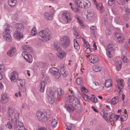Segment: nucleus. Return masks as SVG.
<instances>
[{"label": "nucleus", "instance_id": "obj_62", "mask_svg": "<svg viewBox=\"0 0 130 130\" xmlns=\"http://www.w3.org/2000/svg\"><path fill=\"white\" fill-rule=\"evenodd\" d=\"M82 89L85 91L86 92H88V90L85 87H83L82 88Z\"/></svg>", "mask_w": 130, "mask_h": 130}, {"label": "nucleus", "instance_id": "obj_27", "mask_svg": "<svg viewBox=\"0 0 130 130\" xmlns=\"http://www.w3.org/2000/svg\"><path fill=\"white\" fill-rule=\"evenodd\" d=\"M16 49L15 48H11L7 52V54L8 56L11 57L14 55L16 52Z\"/></svg>", "mask_w": 130, "mask_h": 130}, {"label": "nucleus", "instance_id": "obj_23", "mask_svg": "<svg viewBox=\"0 0 130 130\" xmlns=\"http://www.w3.org/2000/svg\"><path fill=\"white\" fill-rule=\"evenodd\" d=\"M52 120L51 123V126L53 128L55 127L57 123V117L55 116H54L52 118Z\"/></svg>", "mask_w": 130, "mask_h": 130}, {"label": "nucleus", "instance_id": "obj_60", "mask_svg": "<svg viewBox=\"0 0 130 130\" xmlns=\"http://www.w3.org/2000/svg\"><path fill=\"white\" fill-rule=\"evenodd\" d=\"M18 94L19 95V96H20L21 95V94L20 91H19L18 93H16L15 94V96L16 97L18 96Z\"/></svg>", "mask_w": 130, "mask_h": 130}, {"label": "nucleus", "instance_id": "obj_35", "mask_svg": "<svg viewBox=\"0 0 130 130\" xmlns=\"http://www.w3.org/2000/svg\"><path fill=\"white\" fill-rule=\"evenodd\" d=\"M17 84L19 86L21 87L24 85V84L23 82V80L21 79H18L16 81Z\"/></svg>", "mask_w": 130, "mask_h": 130}, {"label": "nucleus", "instance_id": "obj_40", "mask_svg": "<svg viewBox=\"0 0 130 130\" xmlns=\"http://www.w3.org/2000/svg\"><path fill=\"white\" fill-rule=\"evenodd\" d=\"M22 48L23 50L27 51H29L31 49V48L29 47V46L27 45L23 46Z\"/></svg>", "mask_w": 130, "mask_h": 130}, {"label": "nucleus", "instance_id": "obj_29", "mask_svg": "<svg viewBox=\"0 0 130 130\" xmlns=\"http://www.w3.org/2000/svg\"><path fill=\"white\" fill-rule=\"evenodd\" d=\"M8 3L9 6L11 7H14L17 2V0H8Z\"/></svg>", "mask_w": 130, "mask_h": 130}, {"label": "nucleus", "instance_id": "obj_57", "mask_svg": "<svg viewBox=\"0 0 130 130\" xmlns=\"http://www.w3.org/2000/svg\"><path fill=\"white\" fill-rule=\"evenodd\" d=\"M74 34L76 36V37L77 38L79 39L80 38V36H79L77 32H75V33L74 32Z\"/></svg>", "mask_w": 130, "mask_h": 130}, {"label": "nucleus", "instance_id": "obj_19", "mask_svg": "<svg viewBox=\"0 0 130 130\" xmlns=\"http://www.w3.org/2000/svg\"><path fill=\"white\" fill-rule=\"evenodd\" d=\"M52 12H46L44 14L45 18L49 20H52L53 19V14L54 11L52 10Z\"/></svg>", "mask_w": 130, "mask_h": 130}, {"label": "nucleus", "instance_id": "obj_53", "mask_svg": "<svg viewBox=\"0 0 130 130\" xmlns=\"http://www.w3.org/2000/svg\"><path fill=\"white\" fill-rule=\"evenodd\" d=\"M84 46L87 48H89L90 47L89 44L88 43L87 41L84 43Z\"/></svg>", "mask_w": 130, "mask_h": 130}, {"label": "nucleus", "instance_id": "obj_36", "mask_svg": "<svg viewBox=\"0 0 130 130\" xmlns=\"http://www.w3.org/2000/svg\"><path fill=\"white\" fill-rule=\"evenodd\" d=\"M93 70L95 72H99L101 70V68L97 66H93Z\"/></svg>", "mask_w": 130, "mask_h": 130}, {"label": "nucleus", "instance_id": "obj_59", "mask_svg": "<svg viewBox=\"0 0 130 130\" xmlns=\"http://www.w3.org/2000/svg\"><path fill=\"white\" fill-rule=\"evenodd\" d=\"M93 1L94 4L96 5V6L97 9L98 8V4H97V2L96 0H92Z\"/></svg>", "mask_w": 130, "mask_h": 130}, {"label": "nucleus", "instance_id": "obj_47", "mask_svg": "<svg viewBox=\"0 0 130 130\" xmlns=\"http://www.w3.org/2000/svg\"><path fill=\"white\" fill-rule=\"evenodd\" d=\"M92 87H95L99 86L98 83L96 82H93L91 84Z\"/></svg>", "mask_w": 130, "mask_h": 130}, {"label": "nucleus", "instance_id": "obj_2", "mask_svg": "<svg viewBox=\"0 0 130 130\" xmlns=\"http://www.w3.org/2000/svg\"><path fill=\"white\" fill-rule=\"evenodd\" d=\"M51 31L48 28L41 30L38 33V38L45 42L50 40L51 38Z\"/></svg>", "mask_w": 130, "mask_h": 130}, {"label": "nucleus", "instance_id": "obj_52", "mask_svg": "<svg viewBox=\"0 0 130 130\" xmlns=\"http://www.w3.org/2000/svg\"><path fill=\"white\" fill-rule=\"evenodd\" d=\"M21 87V90L22 92H25L26 90V88L25 85H24Z\"/></svg>", "mask_w": 130, "mask_h": 130}, {"label": "nucleus", "instance_id": "obj_13", "mask_svg": "<svg viewBox=\"0 0 130 130\" xmlns=\"http://www.w3.org/2000/svg\"><path fill=\"white\" fill-rule=\"evenodd\" d=\"M50 72L53 75L54 77L56 79L58 78L60 76V74L58 72V70L56 67H52L50 70Z\"/></svg>", "mask_w": 130, "mask_h": 130}, {"label": "nucleus", "instance_id": "obj_22", "mask_svg": "<svg viewBox=\"0 0 130 130\" xmlns=\"http://www.w3.org/2000/svg\"><path fill=\"white\" fill-rule=\"evenodd\" d=\"M8 101V97L6 94H3L2 95L1 101L3 103H5Z\"/></svg>", "mask_w": 130, "mask_h": 130}, {"label": "nucleus", "instance_id": "obj_41", "mask_svg": "<svg viewBox=\"0 0 130 130\" xmlns=\"http://www.w3.org/2000/svg\"><path fill=\"white\" fill-rule=\"evenodd\" d=\"M121 58L122 60L124 62H127L128 61V59L127 57L125 56H122Z\"/></svg>", "mask_w": 130, "mask_h": 130}, {"label": "nucleus", "instance_id": "obj_58", "mask_svg": "<svg viewBox=\"0 0 130 130\" xmlns=\"http://www.w3.org/2000/svg\"><path fill=\"white\" fill-rule=\"evenodd\" d=\"M105 32L107 35H110L111 33V31L109 30L108 29L105 31Z\"/></svg>", "mask_w": 130, "mask_h": 130}, {"label": "nucleus", "instance_id": "obj_56", "mask_svg": "<svg viewBox=\"0 0 130 130\" xmlns=\"http://www.w3.org/2000/svg\"><path fill=\"white\" fill-rule=\"evenodd\" d=\"M4 65H0V70H1V72H3L4 70Z\"/></svg>", "mask_w": 130, "mask_h": 130}, {"label": "nucleus", "instance_id": "obj_34", "mask_svg": "<svg viewBox=\"0 0 130 130\" xmlns=\"http://www.w3.org/2000/svg\"><path fill=\"white\" fill-rule=\"evenodd\" d=\"M111 80L110 79H107L105 82V86L107 88L110 87L111 86Z\"/></svg>", "mask_w": 130, "mask_h": 130}, {"label": "nucleus", "instance_id": "obj_7", "mask_svg": "<svg viewBox=\"0 0 130 130\" xmlns=\"http://www.w3.org/2000/svg\"><path fill=\"white\" fill-rule=\"evenodd\" d=\"M115 49V46L113 44L110 43L107 45L106 48V54L108 57L110 58L112 57V53Z\"/></svg>", "mask_w": 130, "mask_h": 130}, {"label": "nucleus", "instance_id": "obj_25", "mask_svg": "<svg viewBox=\"0 0 130 130\" xmlns=\"http://www.w3.org/2000/svg\"><path fill=\"white\" fill-rule=\"evenodd\" d=\"M5 32H4L3 35V38L5 39L8 42H9L11 41V37L10 35V34H6Z\"/></svg>", "mask_w": 130, "mask_h": 130}, {"label": "nucleus", "instance_id": "obj_50", "mask_svg": "<svg viewBox=\"0 0 130 130\" xmlns=\"http://www.w3.org/2000/svg\"><path fill=\"white\" fill-rule=\"evenodd\" d=\"M124 112H125V115H123L122 116V117L123 118V119L124 120H126L127 118V116L126 115L125 111H124Z\"/></svg>", "mask_w": 130, "mask_h": 130}, {"label": "nucleus", "instance_id": "obj_21", "mask_svg": "<svg viewBox=\"0 0 130 130\" xmlns=\"http://www.w3.org/2000/svg\"><path fill=\"white\" fill-rule=\"evenodd\" d=\"M89 59L90 62L92 63L96 62L98 60V57L97 56L93 55L91 56Z\"/></svg>", "mask_w": 130, "mask_h": 130}, {"label": "nucleus", "instance_id": "obj_45", "mask_svg": "<svg viewBox=\"0 0 130 130\" xmlns=\"http://www.w3.org/2000/svg\"><path fill=\"white\" fill-rule=\"evenodd\" d=\"M76 82L78 85H80L82 83L81 79L79 78H78L76 79Z\"/></svg>", "mask_w": 130, "mask_h": 130}, {"label": "nucleus", "instance_id": "obj_32", "mask_svg": "<svg viewBox=\"0 0 130 130\" xmlns=\"http://www.w3.org/2000/svg\"><path fill=\"white\" fill-rule=\"evenodd\" d=\"M60 72L63 77H66L67 76V73L65 72L63 66H60Z\"/></svg>", "mask_w": 130, "mask_h": 130}, {"label": "nucleus", "instance_id": "obj_64", "mask_svg": "<svg viewBox=\"0 0 130 130\" xmlns=\"http://www.w3.org/2000/svg\"><path fill=\"white\" fill-rule=\"evenodd\" d=\"M38 130H47V129L43 127L39 128Z\"/></svg>", "mask_w": 130, "mask_h": 130}, {"label": "nucleus", "instance_id": "obj_51", "mask_svg": "<svg viewBox=\"0 0 130 130\" xmlns=\"http://www.w3.org/2000/svg\"><path fill=\"white\" fill-rule=\"evenodd\" d=\"M122 64L121 63H119V65L116 66V69L118 71L120 70L121 68V66Z\"/></svg>", "mask_w": 130, "mask_h": 130}, {"label": "nucleus", "instance_id": "obj_3", "mask_svg": "<svg viewBox=\"0 0 130 130\" xmlns=\"http://www.w3.org/2000/svg\"><path fill=\"white\" fill-rule=\"evenodd\" d=\"M51 112L48 110L45 111H38L36 113L38 119L40 121L43 122L46 121L50 116Z\"/></svg>", "mask_w": 130, "mask_h": 130}, {"label": "nucleus", "instance_id": "obj_44", "mask_svg": "<svg viewBox=\"0 0 130 130\" xmlns=\"http://www.w3.org/2000/svg\"><path fill=\"white\" fill-rule=\"evenodd\" d=\"M83 98L84 100L86 101H88L90 99L88 98V96L85 94H84L83 95Z\"/></svg>", "mask_w": 130, "mask_h": 130}, {"label": "nucleus", "instance_id": "obj_5", "mask_svg": "<svg viewBox=\"0 0 130 130\" xmlns=\"http://www.w3.org/2000/svg\"><path fill=\"white\" fill-rule=\"evenodd\" d=\"M77 4L78 7L82 8H88L91 6V3L88 0H78Z\"/></svg>", "mask_w": 130, "mask_h": 130}, {"label": "nucleus", "instance_id": "obj_42", "mask_svg": "<svg viewBox=\"0 0 130 130\" xmlns=\"http://www.w3.org/2000/svg\"><path fill=\"white\" fill-rule=\"evenodd\" d=\"M90 29L91 30V33L93 34V35L94 36V33L93 30H96V27L94 26H92L90 27Z\"/></svg>", "mask_w": 130, "mask_h": 130}, {"label": "nucleus", "instance_id": "obj_4", "mask_svg": "<svg viewBox=\"0 0 130 130\" xmlns=\"http://www.w3.org/2000/svg\"><path fill=\"white\" fill-rule=\"evenodd\" d=\"M46 94L48 97V100L49 102L51 104L53 103L54 99L55 100L57 99V93L56 91L50 90L46 92Z\"/></svg>", "mask_w": 130, "mask_h": 130}, {"label": "nucleus", "instance_id": "obj_54", "mask_svg": "<svg viewBox=\"0 0 130 130\" xmlns=\"http://www.w3.org/2000/svg\"><path fill=\"white\" fill-rule=\"evenodd\" d=\"M91 52V49L89 48H87L86 51L85 52L87 54H88L90 53Z\"/></svg>", "mask_w": 130, "mask_h": 130}, {"label": "nucleus", "instance_id": "obj_6", "mask_svg": "<svg viewBox=\"0 0 130 130\" xmlns=\"http://www.w3.org/2000/svg\"><path fill=\"white\" fill-rule=\"evenodd\" d=\"M66 100L68 102L73 104V105L75 107L79 104V101L78 99H77L74 97L73 95H69L67 97Z\"/></svg>", "mask_w": 130, "mask_h": 130}, {"label": "nucleus", "instance_id": "obj_43", "mask_svg": "<svg viewBox=\"0 0 130 130\" xmlns=\"http://www.w3.org/2000/svg\"><path fill=\"white\" fill-rule=\"evenodd\" d=\"M115 0H108V4L110 6H112L115 2Z\"/></svg>", "mask_w": 130, "mask_h": 130}, {"label": "nucleus", "instance_id": "obj_30", "mask_svg": "<svg viewBox=\"0 0 130 130\" xmlns=\"http://www.w3.org/2000/svg\"><path fill=\"white\" fill-rule=\"evenodd\" d=\"M57 55L60 58H63L65 57L66 54L64 51H62L57 53Z\"/></svg>", "mask_w": 130, "mask_h": 130}, {"label": "nucleus", "instance_id": "obj_16", "mask_svg": "<svg viewBox=\"0 0 130 130\" xmlns=\"http://www.w3.org/2000/svg\"><path fill=\"white\" fill-rule=\"evenodd\" d=\"M15 27L16 31H17V32L19 31L20 32H22L24 30V28L23 25L22 23L17 24Z\"/></svg>", "mask_w": 130, "mask_h": 130}, {"label": "nucleus", "instance_id": "obj_8", "mask_svg": "<svg viewBox=\"0 0 130 130\" xmlns=\"http://www.w3.org/2000/svg\"><path fill=\"white\" fill-rule=\"evenodd\" d=\"M62 42L63 47L65 48L67 47L70 43V41L69 37L67 36H62L60 39Z\"/></svg>", "mask_w": 130, "mask_h": 130}, {"label": "nucleus", "instance_id": "obj_14", "mask_svg": "<svg viewBox=\"0 0 130 130\" xmlns=\"http://www.w3.org/2000/svg\"><path fill=\"white\" fill-rule=\"evenodd\" d=\"M65 17L64 18L65 23L66 24L70 23L72 20V17L70 15L69 12L65 11L62 14Z\"/></svg>", "mask_w": 130, "mask_h": 130}, {"label": "nucleus", "instance_id": "obj_46", "mask_svg": "<svg viewBox=\"0 0 130 130\" xmlns=\"http://www.w3.org/2000/svg\"><path fill=\"white\" fill-rule=\"evenodd\" d=\"M78 107L77 108H76V106L75 107H76V109L77 110V111L79 112H80L82 110V108H81V106L80 104H79L77 106Z\"/></svg>", "mask_w": 130, "mask_h": 130}, {"label": "nucleus", "instance_id": "obj_26", "mask_svg": "<svg viewBox=\"0 0 130 130\" xmlns=\"http://www.w3.org/2000/svg\"><path fill=\"white\" fill-rule=\"evenodd\" d=\"M94 15V11L92 10H91L88 12V14L86 17L87 18L91 20L93 18Z\"/></svg>", "mask_w": 130, "mask_h": 130}, {"label": "nucleus", "instance_id": "obj_48", "mask_svg": "<svg viewBox=\"0 0 130 130\" xmlns=\"http://www.w3.org/2000/svg\"><path fill=\"white\" fill-rule=\"evenodd\" d=\"M91 100L92 102L95 103L97 101V99L94 97H92L91 98Z\"/></svg>", "mask_w": 130, "mask_h": 130}, {"label": "nucleus", "instance_id": "obj_9", "mask_svg": "<svg viewBox=\"0 0 130 130\" xmlns=\"http://www.w3.org/2000/svg\"><path fill=\"white\" fill-rule=\"evenodd\" d=\"M114 37L118 42L122 43L124 42V38L122 34L119 33H116L114 35Z\"/></svg>", "mask_w": 130, "mask_h": 130}, {"label": "nucleus", "instance_id": "obj_1", "mask_svg": "<svg viewBox=\"0 0 130 130\" xmlns=\"http://www.w3.org/2000/svg\"><path fill=\"white\" fill-rule=\"evenodd\" d=\"M7 115L9 120L6 125L7 128L10 129L13 127L14 130H25L22 122L19 120V113L14 110L13 107H9Z\"/></svg>", "mask_w": 130, "mask_h": 130}, {"label": "nucleus", "instance_id": "obj_33", "mask_svg": "<svg viewBox=\"0 0 130 130\" xmlns=\"http://www.w3.org/2000/svg\"><path fill=\"white\" fill-rule=\"evenodd\" d=\"M119 98L118 96L115 97L113 98L111 100V104L115 105L118 102V99Z\"/></svg>", "mask_w": 130, "mask_h": 130}, {"label": "nucleus", "instance_id": "obj_11", "mask_svg": "<svg viewBox=\"0 0 130 130\" xmlns=\"http://www.w3.org/2000/svg\"><path fill=\"white\" fill-rule=\"evenodd\" d=\"M22 55L27 61L29 63L32 62V56L28 52L26 51H24L22 53Z\"/></svg>", "mask_w": 130, "mask_h": 130}, {"label": "nucleus", "instance_id": "obj_37", "mask_svg": "<svg viewBox=\"0 0 130 130\" xmlns=\"http://www.w3.org/2000/svg\"><path fill=\"white\" fill-rule=\"evenodd\" d=\"M99 7L100 9V12L101 13H103L104 11V9L102 6V4L101 3H99L98 4V7Z\"/></svg>", "mask_w": 130, "mask_h": 130}, {"label": "nucleus", "instance_id": "obj_61", "mask_svg": "<svg viewBox=\"0 0 130 130\" xmlns=\"http://www.w3.org/2000/svg\"><path fill=\"white\" fill-rule=\"evenodd\" d=\"M127 85L129 88L130 89V78L128 79Z\"/></svg>", "mask_w": 130, "mask_h": 130}, {"label": "nucleus", "instance_id": "obj_49", "mask_svg": "<svg viewBox=\"0 0 130 130\" xmlns=\"http://www.w3.org/2000/svg\"><path fill=\"white\" fill-rule=\"evenodd\" d=\"M77 20V21L79 23L80 25L81 26L83 27H84V25H83V23L81 21L79 20V18L77 17L76 18Z\"/></svg>", "mask_w": 130, "mask_h": 130}, {"label": "nucleus", "instance_id": "obj_55", "mask_svg": "<svg viewBox=\"0 0 130 130\" xmlns=\"http://www.w3.org/2000/svg\"><path fill=\"white\" fill-rule=\"evenodd\" d=\"M129 18V17L128 14H125L124 15L123 17V19L125 21H127Z\"/></svg>", "mask_w": 130, "mask_h": 130}, {"label": "nucleus", "instance_id": "obj_10", "mask_svg": "<svg viewBox=\"0 0 130 130\" xmlns=\"http://www.w3.org/2000/svg\"><path fill=\"white\" fill-rule=\"evenodd\" d=\"M117 84L116 86L118 88L117 91L119 93V95L121 94L120 93L121 92V89L123 87L124 84L122 83V80L121 79L117 78L116 79Z\"/></svg>", "mask_w": 130, "mask_h": 130}, {"label": "nucleus", "instance_id": "obj_38", "mask_svg": "<svg viewBox=\"0 0 130 130\" xmlns=\"http://www.w3.org/2000/svg\"><path fill=\"white\" fill-rule=\"evenodd\" d=\"M74 47L76 50H78L80 48V46L76 40H74Z\"/></svg>", "mask_w": 130, "mask_h": 130}, {"label": "nucleus", "instance_id": "obj_17", "mask_svg": "<svg viewBox=\"0 0 130 130\" xmlns=\"http://www.w3.org/2000/svg\"><path fill=\"white\" fill-rule=\"evenodd\" d=\"M4 28H5L4 32H5L6 34H10L11 31L13 30V27L10 25L6 24L4 26Z\"/></svg>", "mask_w": 130, "mask_h": 130}, {"label": "nucleus", "instance_id": "obj_12", "mask_svg": "<svg viewBox=\"0 0 130 130\" xmlns=\"http://www.w3.org/2000/svg\"><path fill=\"white\" fill-rule=\"evenodd\" d=\"M106 114L107 116H105V115L104 114L103 116L105 120L107 121H110L111 122H112L115 118V115L111 112L108 113Z\"/></svg>", "mask_w": 130, "mask_h": 130}, {"label": "nucleus", "instance_id": "obj_31", "mask_svg": "<svg viewBox=\"0 0 130 130\" xmlns=\"http://www.w3.org/2000/svg\"><path fill=\"white\" fill-rule=\"evenodd\" d=\"M45 83L44 81H42L40 82V91L41 92H43L45 86Z\"/></svg>", "mask_w": 130, "mask_h": 130}, {"label": "nucleus", "instance_id": "obj_28", "mask_svg": "<svg viewBox=\"0 0 130 130\" xmlns=\"http://www.w3.org/2000/svg\"><path fill=\"white\" fill-rule=\"evenodd\" d=\"M57 98L58 97H61L62 96L63 94L62 90L61 88H58L57 89Z\"/></svg>", "mask_w": 130, "mask_h": 130}, {"label": "nucleus", "instance_id": "obj_20", "mask_svg": "<svg viewBox=\"0 0 130 130\" xmlns=\"http://www.w3.org/2000/svg\"><path fill=\"white\" fill-rule=\"evenodd\" d=\"M60 44V42L57 41H55L54 43V49L57 51H59L61 50Z\"/></svg>", "mask_w": 130, "mask_h": 130}, {"label": "nucleus", "instance_id": "obj_18", "mask_svg": "<svg viewBox=\"0 0 130 130\" xmlns=\"http://www.w3.org/2000/svg\"><path fill=\"white\" fill-rule=\"evenodd\" d=\"M18 76L17 73L15 71H13L11 74L10 78L12 82H15L18 79H17Z\"/></svg>", "mask_w": 130, "mask_h": 130}, {"label": "nucleus", "instance_id": "obj_15", "mask_svg": "<svg viewBox=\"0 0 130 130\" xmlns=\"http://www.w3.org/2000/svg\"><path fill=\"white\" fill-rule=\"evenodd\" d=\"M64 107L66 109L67 111L69 112H73L76 109V107H75V106L71 104H66Z\"/></svg>", "mask_w": 130, "mask_h": 130}, {"label": "nucleus", "instance_id": "obj_63", "mask_svg": "<svg viewBox=\"0 0 130 130\" xmlns=\"http://www.w3.org/2000/svg\"><path fill=\"white\" fill-rule=\"evenodd\" d=\"M92 108L93 109V110L95 112H98V111L95 108L94 106H92Z\"/></svg>", "mask_w": 130, "mask_h": 130}, {"label": "nucleus", "instance_id": "obj_24", "mask_svg": "<svg viewBox=\"0 0 130 130\" xmlns=\"http://www.w3.org/2000/svg\"><path fill=\"white\" fill-rule=\"evenodd\" d=\"M14 36L15 38L18 40H20L21 38H23L22 32H20L19 31L17 32V31H16V32L14 34Z\"/></svg>", "mask_w": 130, "mask_h": 130}, {"label": "nucleus", "instance_id": "obj_39", "mask_svg": "<svg viewBox=\"0 0 130 130\" xmlns=\"http://www.w3.org/2000/svg\"><path fill=\"white\" fill-rule=\"evenodd\" d=\"M37 33V32L36 30L35 27H33L31 31V34L32 36H35L36 35Z\"/></svg>", "mask_w": 130, "mask_h": 130}]
</instances>
